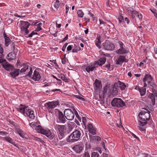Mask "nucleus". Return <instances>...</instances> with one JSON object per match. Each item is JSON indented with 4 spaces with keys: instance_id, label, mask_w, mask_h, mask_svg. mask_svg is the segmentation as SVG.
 I'll list each match as a JSON object with an SVG mask.
<instances>
[{
    "instance_id": "nucleus-1",
    "label": "nucleus",
    "mask_w": 157,
    "mask_h": 157,
    "mask_svg": "<svg viewBox=\"0 0 157 157\" xmlns=\"http://www.w3.org/2000/svg\"><path fill=\"white\" fill-rule=\"evenodd\" d=\"M35 129L38 132L45 135L50 140H52L54 137V134H52L49 129H44L40 125H39L36 126Z\"/></svg>"
},
{
    "instance_id": "nucleus-2",
    "label": "nucleus",
    "mask_w": 157,
    "mask_h": 157,
    "mask_svg": "<svg viewBox=\"0 0 157 157\" xmlns=\"http://www.w3.org/2000/svg\"><path fill=\"white\" fill-rule=\"evenodd\" d=\"M21 106L22 107L20 108V112L24 115H25V113L26 116L29 117L31 119H34L35 117L34 114V111L29 109L28 106L25 105H23L21 104Z\"/></svg>"
},
{
    "instance_id": "nucleus-3",
    "label": "nucleus",
    "mask_w": 157,
    "mask_h": 157,
    "mask_svg": "<svg viewBox=\"0 0 157 157\" xmlns=\"http://www.w3.org/2000/svg\"><path fill=\"white\" fill-rule=\"evenodd\" d=\"M81 136V133L79 131L76 130L68 136L67 141L68 142H74L78 141Z\"/></svg>"
},
{
    "instance_id": "nucleus-4",
    "label": "nucleus",
    "mask_w": 157,
    "mask_h": 157,
    "mask_svg": "<svg viewBox=\"0 0 157 157\" xmlns=\"http://www.w3.org/2000/svg\"><path fill=\"white\" fill-rule=\"evenodd\" d=\"M146 111L142 110L140 112L139 115V117L141 120L143 121H145L149 120L151 117L150 114V112L148 109H145Z\"/></svg>"
},
{
    "instance_id": "nucleus-5",
    "label": "nucleus",
    "mask_w": 157,
    "mask_h": 157,
    "mask_svg": "<svg viewBox=\"0 0 157 157\" xmlns=\"http://www.w3.org/2000/svg\"><path fill=\"white\" fill-rule=\"evenodd\" d=\"M112 106L116 107H123L125 105V103L120 98H114L111 102Z\"/></svg>"
},
{
    "instance_id": "nucleus-6",
    "label": "nucleus",
    "mask_w": 157,
    "mask_h": 157,
    "mask_svg": "<svg viewBox=\"0 0 157 157\" xmlns=\"http://www.w3.org/2000/svg\"><path fill=\"white\" fill-rule=\"evenodd\" d=\"M65 117L68 120H73L75 117V113L70 109H65L64 112Z\"/></svg>"
},
{
    "instance_id": "nucleus-7",
    "label": "nucleus",
    "mask_w": 157,
    "mask_h": 157,
    "mask_svg": "<svg viewBox=\"0 0 157 157\" xmlns=\"http://www.w3.org/2000/svg\"><path fill=\"white\" fill-rule=\"evenodd\" d=\"M30 24L28 22L22 21H21L20 28L21 31L25 35H27L29 33L28 29L29 28Z\"/></svg>"
},
{
    "instance_id": "nucleus-8",
    "label": "nucleus",
    "mask_w": 157,
    "mask_h": 157,
    "mask_svg": "<svg viewBox=\"0 0 157 157\" xmlns=\"http://www.w3.org/2000/svg\"><path fill=\"white\" fill-rule=\"evenodd\" d=\"M102 45L104 48L105 50L112 51L115 48L114 44L108 40H106L105 42L102 44Z\"/></svg>"
},
{
    "instance_id": "nucleus-9",
    "label": "nucleus",
    "mask_w": 157,
    "mask_h": 157,
    "mask_svg": "<svg viewBox=\"0 0 157 157\" xmlns=\"http://www.w3.org/2000/svg\"><path fill=\"white\" fill-rule=\"evenodd\" d=\"M56 113L60 122L64 123L66 121L65 118L64 114H63V113L59 110L56 109Z\"/></svg>"
},
{
    "instance_id": "nucleus-10",
    "label": "nucleus",
    "mask_w": 157,
    "mask_h": 157,
    "mask_svg": "<svg viewBox=\"0 0 157 157\" xmlns=\"http://www.w3.org/2000/svg\"><path fill=\"white\" fill-rule=\"evenodd\" d=\"M128 11L132 14L131 16L133 19L135 18L136 17H137L140 19L142 18V15L141 14L138 13L135 11L131 10L130 8L128 9Z\"/></svg>"
},
{
    "instance_id": "nucleus-11",
    "label": "nucleus",
    "mask_w": 157,
    "mask_h": 157,
    "mask_svg": "<svg viewBox=\"0 0 157 157\" xmlns=\"http://www.w3.org/2000/svg\"><path fill=\"white\" fill-rule=\"evenodd\" d=\"M53 125L55 129L58 130L59 133H61L62 135L64 133L65 126L64 125H60L56 124L55 122L54 123Z\"/></svg>"
},
{
    "instance_id": "nucleus-12",
    "label": "nucleus",
    "mask_w": 157,
    "mask_h": 157,
    "mask_svg": "<svg viewBox=\"0 0 157 157\" xmlns=\"http://www.w3.org/2000/svg\"><path fill=\"white\" fill-rule=\"evenodd\" d=\"M128 60L126 59L125 56H120L118 58V59L116 61V63L117 64H121L123 62H127Z\"/></svg>"
},
{
    "instance_id": "nucleus-13",
    "label": "nucleus",
    "mask_w": 157,
    "mask_h": 157,
    "mask_svg": "<svg viewBox=\"0 0 157 157\" xmlns=\"http://www.w3.org/2000/svg\"><path fill=\"white\" fill-rule=\"evenodd\" d=\"M118 84L115 83L112 87L109 90L110 93L112 95H115L118 92Z\"/></svg>"
},
{
    "instance_id": "nucleus-14",
    "label": "nucleus",
    "mask_w": 157,
    "mask_h": 157,
    "mask_svg": "<svg viewBox=\"0 0 157 157\" xmlns=\"http://www.w3.org/2000/svg\"><path fill=\"white\" fill-rule=\"evenodd\" d=\"M88 129L89 132L93 135H94L96 134V130L95 128L91 124H89L88 125Z\"/></svg>"
},
{
    "instance_id": "nucleus-15",
    "label": "nucleus",
    "mask_w": 157,
    "mask_h": 157,
    "mask_svg": "<svg viewBox=\"0 0 157 157\" xmlns=\"http://www.w3.org/2000/svg\"><path fill=\"white\" fill-rule=\"evenodd\" d=\"M59 104L58 101H52L48 102L46 103L45 105L48 106V108L49 109H53L55 108Z\"/></svg>"
},
{
    "instance_id": "nucleus-16",
    "label": "nucleus",
    "mask_w": 157,
    "mask_h": 157,
    "mask_svg": "<svg viewBox=\"0 0 157 157\" xmlns=\"http://www.w3.org/2000/svg\"><path fill=\"white\" fill-rule=\"evenodd\" d=\"M2 65L3 67L7 71L13 70V67L7 62L6 61V62H5L4 63L2 64Z\"/></svg>"
},
{
    "instance_id": "nucleus-17",
    "label": "nucleus",
    "mask_w": 157,
    "mask_h": 157,
    "mask_svg": "<svg viewBox=\"0 0 157 157\" xmlns=\"http://www.w3.org/2000/svg\"><path fill=\"white\" fill-rule=\"evenodd\" d=\"M106 60V58L104 57H102L100 58L98 61L94 62L95 63H96V65H99L100 66H101L104 64Z\"/></svg>"
},
{
    "instance_id": "nucleus-18",
    "label": "nucleus",
    "mask_w": 157,
    "mask_h": 157,
    "mask_svg": "<svg viewBox=\"0 0 157 157\" xmlns=\"http://www.w3.org/2000/svg\"><path fill=\"white\" fill-rule=\"evenodd\" d=\"M41 76L37 71L35 70L32 78V79L35 81H38L40 79Z\"/></svg>"
},
{
    "instance_id": "nucleus-19",
    "label": "nucleus",
    "mask_w": 157,
    "mask_h": 157,
    "mask_svg": "<svg viewBox=\"0 0 157 157\" xmlns=\"http://www.w3.org/2000/svg\"><path fill=\"white\" fill-rule=\"evenodd\" d=\"M95 88L97 90H101L102 87L101 81L96 79L95 82Z\"/></svg>"
},
{
    "instance_id": "nucleus-20",
    "label": "nucleus",
    "mask_w": 157,
    "mask_h": 157,
    "mask_svg": "<svg viewBox=\"0 0 157 157\" xmlns=\"http://www.w3.org/2000/svg\"><path fill=\"white\" fill-rule=\"evenodd\" d=\"M96 67H97V66L96 65V63H94L93 64L91 65V66L89 65V66L86 67L85 69L86 71L89 73L90 71H93Z\"/></svg>"
},
{
    "instance_id": "nucleus-21",
    "label": "nucleus",
    "mask_w": 157,
    "mask_h": 157,
    "mask_svg": "<svg viewBox=\"0 0 157 157\" xmlns=\"http://www.w3.org/2000/svg\"><path fill=\"white\" fill-rule=\"evenodd\" d=\"M17 53V52H15L13 51L7 55V56L8 57V58H7V59L9 60H11L15 59Z\"/></svg>"
},
{
    "instance_id": "nucleus-22",
    "label": "nucleus",
    "mask_w": 157,
    "mask_h": 157,
    "mask_svg": "<svg viewBox=\"0 0 157 157\" xmlns=\"http://www.w3.org/2000/svg\"><path fill=\"white\" fill-rule=\"evenodd\" d=\"M152 80L153 78L151 75L146 74L143 79V81L144 82H147L148 83L151 81H152Z\"/></svg>"
},
{
    "instance_id": "nucleus-23",
    "label": "nucleus",
    "mask_w": 157,
    "mask_h": 157,
    "mask_svg": "<svg viewBox=\"0 0 157 157\" xmlns=\"http://www.w3.org/2000/svg\"><path fill=\"white\" fill-rule=\"evenodd\" d=\"M10 73V75L13 78H15L16 76L18 75L19 74V69H13V70H11Z\"/></svg>"
},
{
    "instance_id": "nucleus-24",
    "label": "nucleus",
    "mask_w": 157,
    "mask_h": 157,
    "mask_svg": "<svg viewBox=\"0 0 157 157\" xmlns=\"http://www.w3.org/2000/svg\"><path fill=\"white\" fill-rule=\"evenodd\" d=\"M73 149L76 153H79L82 151L83 148L80 145L78 144L75 146L73 147Z\"/></svg>"
},
{
    "instance_id": "nucleus-25",
    "label": "nucleus",
    "mask_w": 157,
    "mask_h": 157,
    "mask_svg": "<svg viewBox=\"0 0 157 157\" xmlns=\"http://www.w3.org/2000/svg\"><path fill=\"white\" fill-rule=\"evenodd\" d=\"M4 36L5 39V45L6 47H7L10 44V43L12 42V41H11L10 38L7 36L6 34H4Z\"/></svg>"
},
{
    "instance_id": "nucleus-26",
    "label": "nucleus",
    "mask_w": 157,
    "mask_h": 157,
    "mask_svg": "<svg viewBox=\"0 0 157 157\" xmlns=\"http://www.w3.org/2000/svg\"><path fill=\"white\" fill-rule=\"evenodd\" d=\"M148 98H150L152 102L153 105H155V99L154 95L153 93H150L148 96Z\"/></svg>"
},
{
    "instance_id": "nucleus-27",
    "label": "nucleus",
    "mask_w": 157,
    "mask_h": 157,
    "mask_svg": "<svg viewBox=\"0 0 157 157\" xmlns=\"http://www.w3.org/2000/svg\"><path fill=\"white\" fill-rule=\"evenodd\" d=\"M110 85L109 84H106L103 88V90L102 92L103 97L105 96L107 94V93L108 89L110 87Z\"/></svg>"
},
{
    "instance_id": "nucleus-28",
    "label": "nucleus",
    "mask_w": 157,
    "mask_h": 157,
    "mask_svg": "<svg viewBox=\"0 0 157 157\" xmlns=\"http://www.w3.org/2000/svg\"><path fill=\"white\" fill-rule=\"evenodd\" d=\"M117 84H118L117 87H118L120 88L121 90H123L125 89L126 86L124 83L119 81Z\"/></svg>"
},
{
    "instance_id": "nucleus-29",
    "label": "nucleus",
    "mask_w": 157,
    "mask_h": 157,
    "mask_svg": "<svg viewBox=\"0 0 157 157\" xmlns=\"http://www.w3.org/2000/svg\"><path fill=\"white\" fill-rule=\"evenodd\" d=\"M116 53L119 54H125L128 52L127 51L124 49V48L123 49L120 48L118 49L116 51Z\"/></svg>"
},
{
    "instance_id": "nucleus-30",
    "label": "nucleus",
    "mask_w": 157,
    "mask_h": 157,
    "mask_svg": "<svg viewBox=\"0 0 157 157\" xmlns=\"http://www.w3.org/2000/svg\"><path fill=\"white\" fill-rule=\"evenodd\" d=\"M9 44L11 46V50L14 52H18V50L17 48H15V45L14 43L13 42H10Z\"/></svg>"
},
{
    "instance_id": "nucleus-31",
    "label": "nucleus",
    "mask_w": 157,
    "mask_h": 157,
    "mask_svg": "<svg viewBox=\"0 0 157 157\" xmlns=\"http://www.w3.org/2000/svg\"><path fill=\"white\" fill-rule=\"evenodd\" d=\"M3 139L7 141L10 143L13 144H14L15 143L13 142V140L9 137L6 136L3 137Z\"/></svg>"
},
{
    "instance_id": "nucleus-32",
    "label": "nucleus",
    "mask_w": 157,
    "mask_h": 157,
    "mask_svg": "<svg viewBox=\"0 0 157 157\" xmlns=\"http://www.w3.org/2000/svg\"><path fill=\"white\" fill-rule=\"evenodd\" d=\"M58 77L59 78H61L62 80L64 81L65 82H68V79L66 78V77L63 74H59L58 75Z\"/></svg>"
},
{
    "instance_id": "nucleus-33",
    "label": "nucleus",
    "mask_w": 157,
    "mask_h": 157,
    "mask_svg": "<svg viewBox=\"0 0 157 157\" xmlns=\"http://www.w3.org/2000/svg\"><path fill=\"white\" fill-rule=\"evenodd\" d=\"M148 84L152 87V90H154V89H155L157 88V86H156V85L155 83L153 82L152 81H151L150 82H149Z\"/></svg>"
},
{
    "instance_id": "nucleus-34",
    "label": "nucleus",
    "mask_w": 157,
    "mask_h": 157,
    "mask_svg": "<svg viewBox=\"0 0 157 157\" xmlns=\"http://www.w3.org/2000/svg\"><path fill=\"white\" fill-rule=\"evenodd\" d=\"M139 90L140 91V94L141 96H143L144 95L146 91V89L145 88H143L142 89H139Z\"/></svg>"
},
{
    "instance_id": "nucleus-35",
    "label": "nucleus",
    "mask_w": 157,
    "mask_h": 157,
    "mask_svg": "<svg viewBox=\"0 0 157 157\" xmlns=\"http://www.w3.org/2000/svg\"><path fill=\"white\" fill-rule=\"evenodd\" d=\"M60 5V3L59 1L58 0H57L56 1V2H55L54 7L56 8L57 9L59 7Z\"/></svg>"
},
{
    "instance_id": "nucleus-36",
    "label": "nucleus",
    "mask_w": 157,
    "mask_h": 157,
    "mask_svg": "<svg viewBox=\"0 0 157 157\" xmlns=\"http://www.w3.org/2000/svg\"><path fill=\"white\" fill-rule=\"evenodd\" d=\"M77 14L79 17H83L84 13H83L80 10H79L77 11Z\"/></svg>"
},
{
    "instance_id": "nucleus-37",
    "label": "nucleus",
    "mask_w": 157,
    "mask_h": 157,
    "mask_svg": "<svg viewBox=\"0 0 157 157\" xmlns=\"http://www.w3.org/2000/svg\"><path fill=\"white\" fill-rule=\"evenodd\" d=\"M17 132L19 135L22 137H24L25 136L23 133V131L20 130H17Z\"/></svg>"
},
{
    "instance_id": "nucleus-38",
    "label": "nucleus",
    "mask_w": 157,
    "mask_h": 157,
    "mask_svg": "<svg viewBox=\"0 0 157 157\" xmlns=\"http://www.w3.org/2000/svg\"><path fill=\"white\" fill-rule=\"evenodd\" d=\"M99 156V154L97 152H93L92 153L91 157H98Z\"/></svg>"
},
{
    "instance_id": "nucleus-39",
    "label": "nucleus",
    "mask_w": 157,
    "mask_h": 157,
    "mask_svg": "<svg viewBox=\"0 0 157 157\" xmlns=\"http://www.w3.org/2000/svg\"><path fill=\"white\" fill-rule=\"evenodd\" d=\"M89 139L90 141L93 142L94 140H95V136H92L91 135H89Z\"/></svg>"
},
{
    "instance_id": "nucleus-40",
    "label": "nucleus",
    "mask_w": 157,
    "mask_h": 157,
    "mask_svg": "<svg viewBox=\"0 0 157 157\" xmlns=\"http://www.w3.org/2000/svg\"><path fill=\"white\" fill-rule=\"evenodd\" d=\"M85 145L87 149H90L91 147V145L89 143V141L86 142Z\"/></svg>"
},
{
    "instance_id": "nucleus-41",
    "label": "nucleus",
    "mask_w": 157,
    "mask_h": 157,
    "mask_svg": "<svg viewBox=\"0 0 157 157\" xmlns=\"http://www.w3.org/2000/svg\"><path fill=\"white\" fill-rule=\"evenodd\" d=\"M22 66L23 67L22 68L25 69L26 71L29 68V65L28 64L23 63Z\"/></svg>"
},
{
    "instance_id": "nucleus-42",
    "label": "nucleus",
    "mask_w": 157,
    "mask_h": 157,
    "mask_svg": "<svg viewBox=\"0 0 157 157\" xmlns=\"http://www.w3.org/2000/svg\"><path fill=\"white\" fill-rule=\"evenodd\" d=\"M139 125H140L141 126H143L146 125V124H147V123L146 122H142L141 121H139Z\"/></svg>"
},
{
    "instance_id": "nucleus-43",
    "label": "nucleus",
    "mask_w": 157,
    "mask_h": 157,
    "mask_svg": "<svg viewBox=\"0 0 157 157\" xmlns=\"http://www.w3.org/2000/svg\"><path fill=\"white\" fill-rule=\"evenodd\" d=\"M95 43L97 47H98L99 48H100L101 47L100 45L101 44V41H96Z\"/></svg>"
},
{
    "instance_id": "nucleus-44",
    "label": "nucleus",
    "mask_w": 157,
    "mask_h": 157,
    "mask_svg": "<svg viewBox=\"0 0 157 157\" xmlns=\"http://www.w3.org/2000/svg\"><path fill=\"white\" fill-rule=\"evenodd\" d=\"M119 21L120 23H121L124 21L123 17L122 16H120L118 18Z\"/></svg>"
},
{
    "instance_id": "nucleus-45",
    "label": "nucleus",
    "mask_w": 157,
    "mask_h": 157,
    "mask_svg": "<svg viewBox=\"0 0 157 157\" xmlns=\"http://www.w3.org/2000/svg\"><path fill=\"white\" fill-rule=\"evenodd\" d=\"M75 97H76V98H78L80 100H82V101H84L85 99L84 98H82V97H80L79 96V95H75Z\"/></svg>"
},
{
    "instance_id": "nucleus-46",
    "label": "nucleus",
    "mask_w": 157,
    "mask_h": 157,
    "mask_svg": "<svg viewBox=\"0 0 157 157\" xmlns=\"http://www.w3.org/2000/svg\"><path fill=\"white\" fill-rule=\"evenodd\" d=\"M82 121L84 125L85 126L86 125V119L85 117H82Z\"/></svg>"
},
{
    "instance_id": "nucleus-47",
    "label": "nucleus",
    "mask_w": 157,
    "mask_h": 157,
    "mask_svg": "<svg viewBox=\"0 0 157 157\" xmlns=\"http://www.w3.org/2000/svg\"><path fill=\"white\" fill-rule=\"evenodd\" d=\"M68 44V43H65L64 44V45L63 46V48H62V50L63 51V52H64L65 50V49H66V47H67V46Z\"/></svg>"
},
{
    "instance_id": "nucleus-48",
    "label": "nucleus",
    "mask_w": 157,
    "mask_h": 157,
    "mask_svg": "<svg viewBox=\"0 0 157 157\" xmlns=\"http://www.w3.org/2000/svg\"><path fill=\"white\" fill-rule=\"evenodd\" d=\"M118 43L119 44V45H120V46L121 48V49H123V48H124V47H123L124 44H123V43L122 42H121V41H119L118 42Z\"/></svg>"
},
{
    "instance_id": "nucleus-49",
    "label": "nucleus",
    "mask_w": 157,
    "mask_h": 157,
    "mask_svg": "<svg viewBox=\"0 0 157 157\" xmlns=\"http://www.w3.org/2000/svg\"><path fill=\"white\" fill-rule=\"evenodd\" d=\"M32 68L31 67L30 68V70L29 71V72L28 73V74L27 75L29 77H31V75L32 74Z\"/></svg>"
},
{
    "instance_id": "nucleus-50",
    "label": "nucleus",
    "mask_w": 157,
    "mask_h": 157,
    "mask_svg": "<svg viewBox=\"0 0 157 157\" xmlns=\"http://www.w3.org/2000/svg\"><path fill=\"white\" fill-rule=\"evenodd\" d=\"M152 92L154 94L155 96L157 97V88L156 89L152 90Z\"/></svg>"
},
{
    "instance_id": "nucleus-51",
    "label": "nucleus",
    "mask_w": 157,
    "mask_h": 157,
    "mask_svg": "<svg viewBox=\"0 0 157 157\" xmlns=\"http://www.w3.org/2000/svg\"><path fill=\"white\" fill-rule=\"evenodd\" d=\"M100 24H102L104 25V26H105L106 24V23L105 22H104L103 20H99Z\"/></svg>"
},
{
    "instance_id": "nucleus-52",
    "label": "nucleus",
    "mask_w": 157,
    "mask_h": 157,
    "mask_svg": "<svg viewBox=\"0 0 157 157\" xmlns=\"http://www.w3.org/2000/svg\"><path fill=\"white\" fill-rule=\"evenodd\" d=\"M37 34V33H35L33 31L29 35V37H32L33 36V35H34V34Z\"/></svg>"
},
{
    "instance_id": "nucleus-53",
    "label": "nucleus",
    "mask_w": 157,
    "mask_h": 157,
    "mask_svg": "<svg viewBox=\"0 0 157 157\" xmlns=\"http://www.w3.org/2000/svg\"><path fill=\"white\" fill-rule=\"evenodd\" d=\"M66 54L64 55V57L63 59H62V63L65 64L66 63V58H65Z\"/></svg>"
},
{
    "instance_id": "nucleus-54",
    "label": "nucleus",
    "mask_w": 157,
    "mask_h": 157,
    "mask_svg": "<svg viewBox=\"0 0 157 157\" xmlns=\"http://www.w3.org/2000/svg\"><path fill=\"white\" fill-rule=\"evenodd\" d=\"M85 157H90V154L87 152H86L84 154Z\"/></svg>"
},
{
    "instance_id": "nucleus-55",
    "label": "nucleus",
    "mask_w": 157,
    "mask_h": 157,
    "mask_svg": "<svg viewBox=\"0 0 157 157\" xmlns=\"http://www.w3.org/2000/svg\"><path fill=\"white\" fill-rule=\"evenodd\" d=\"M64 133H63V135L61 134V133H59V134L58 135V137L59 139H61L63 138V137L64 136Z\"/></svg>"
},
{
    "instance_id": "nucleus-56",
    "label": "nucleus",
    "mask_w": 157,
    "mask_h": 157,
    "mask_svg": "<svg viewBox=\"0 0 157 157\" xmlns=\"http://www.w3.org/2000/svg\"><path fill=\"white\" fill-rule=\"evenodd\" d=\"M29 125L30 126L32 127L33 128L34 127H35L36 126V124L35 123H29Z\"/></svg>"
},
{
    "instance_id": "nucleus-57",
    "label": "nucleus",
    "mask_w": 157,
    "mask_h": 157,
    "mask_svg": "<svg viewBox=\"0 0 157 157\" xmlns=\"http://www.w3.org/2000/svg\"><path fill=\"white\" fill-rule=\"evenodd\" d=\"M95 140H96L97 141H99L101 140V138L99 136H96Z\"/></svg>"
},
{
    "instance_id": "nucleus-58",
    "label": "nucleus",
    "mask_w": 157,
    "mask_h": 157,
    "mask_svg": "<svg viewBox=\"0 0 157 157\" xmlns=\"http://www.w3.org/2000/svg\"><path fill=\"white\" fill-rule=\"evenodd\" d=\"M69 7L68 6L66 5V13H67L69 11Z\"/></svg>"
},
{
    "instance_id": "nucleus-59",
    "label": "nucleus",
    "mask_w": 157,
    "mask_h": 157,
    "mask_svg": "<svg viewBox=\"0 0 157 157\" xmlns=\"http://www.w3.org/2000/svg\"><path fill=\"white\" fill-rule=\"evenodd\" d=\"M72 47L71 45H69L67 48V50L68 51H70L71 50Z\"/></svg>"
},
{
    "instance_id": "nucleus-60",
    "label": "nucleus",
    "mask_w": 157,
    "mask_h": 157,
    "mask_svg": "<svg viewBox=\"0 0 157 157\" xmlns=\"http://www.w3.org/2000/svg\"><path fill=\"white\" fill-rule=\"evenodd\" d=\"M50 61L53 63H54L56 66H58V65L56 62V60H50Z\"/></svg>"
},
{
    "instance_id": "nucleus-61",
    "label": "nucleus",
    "mask_w": 157,
    "mask_h": 157,
    "mask_svg": "<svg viewBox=\"0 0 157 157\" xmlns=\"http://www.w3.org/2000/svg\"><path fill=\"white\" fill-rule=\"evenodd\" d=\"M132 136H133L134 138H135L136 139H137V140H139V138L138 137H137L135 134H133V133H132L131 134Z\"/></svg>"
},
{
    "instance_id": "nucleus-62",
    "label": "nucleus",
    "mask_w": 157,
    "mask_h": 157,
    "mask_svg": "<svg viewBox=\"0 0 157 157\" xmlns=\"http://www.w3.org/2000/svg\"><path fill=\"white\" fill-rule=\"evenodd\" d=\"M73 110L76 113H75V116H76L78 118V117H79V116L78 113L76 111V110L74 109V108L73 109Z\"/></svg>"
},
{
    "instance_id": "nucleus-63",
    "label": "nucleus",
    "mask_w": 157,
    "mask_h": 157,
    "mask_svg": "<svg viewBox=\"0 0 157 157\" xmlns=\"http://www.w3.org/2000/svg\"><path fill=\"white\" fill-rule=\"evenodd\" d=\"M2 134H4V135H7L8 134V133L6 132H3V131L0 132V134L2 135Z\"/></svg>"
},
{
    "instance_id": "nucleus-64",
    "label": "nucleus",
    "mask_w": 157,
    "mask_h": 157,
    "mask_svg": "<svg viewBox=\"0 0 157 157\" xmlns=\"http://www.w3.org/2000/svg\"><path fill=\"white\" fill-rule=\"evenodd\" d=\"M105 67L109 69L110 67V65L109 63L108 64H107L105 65Z\"/></svg>"
}]
</instances>
